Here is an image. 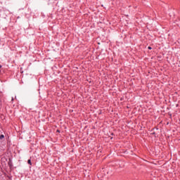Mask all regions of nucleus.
Masks as SVG:
<instances>
[{
  "mask_svg": "<svg viewBox=\"0 0 180 180\" xmlns=\"http://www.w3.org/2000/svg\"><path fill=\"white\" fill-rule=\"evenodd\" d=\"M4 137H5V136L1 135V136H0V139L2 140V139H4Z\"/></svg>",
  "mask_w": 180,
  "mask_h": 180,
  "instance_id": "obj_1",
  "label": "nucleus"
},
{
  "mask_svg": "<svg viewBox=\"0 0 180 180\" xmlns=\"http://www.w3.org/2000/svg\"><path fill=\"white\" fill-rule=\"evenodd\" d=\"M0 68H2V65H0Z\"/></svg>",
  "mask_w": 180,
  "mask_h": 180,
  "instance_id": "obj_4",
  "label": "nucleus"
},
{
  "mask_svg": "<svg viewBox=\"0 0 180 180\" xmlns=\"http://www.w3.org/2000/svg\"><path fill=\"white\" fill-rule=\"evenodd\" d=\"M148 50H151L152 48H151V46H148Z\"/></svg>",
  "mask_w": 180,
  "mask_h": 180,
  "instance_id": "obj_3",
  "label": "nucleus"
},
{
  "mask_svg": "<svg viewBox=\"0 0 180 180\" xmlns=\"http://www.w3.org/2000/svg\"><path fill=\"white\" fill-rule=\"evenodd\" d=\"M27 162L30 164V165H32V161L30 160H28Z\"/></svg>",
  "mask_w": 180,
  "mask_h": 180,
  "instance_id": "obj_2",
  "label": "nucleus"
}]
</instances>
